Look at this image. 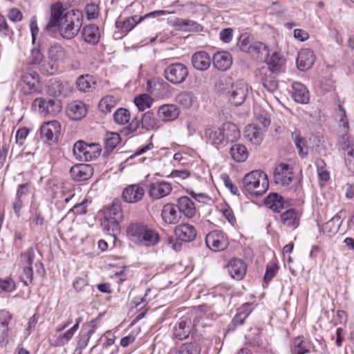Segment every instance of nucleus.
<instances>
[{
    "label": "nucleus",
    "mask_w": 354,
    "mask_h": 354,
    "mask_svg": "<svg viewBox=\"0 0 354 354\" xmlns=\"http://www.w3.org/2000/svg\"><path fill=\"white\" fill-rule=\"evenodd\" d=\"M83 15L78 10H71L64 12L61 3L52 6L50 18L46 25V30L55 31L57 29L65 39L74 38L79 32L82 24Z\"/></svg>",
    "instance_id": "1"
},
{
    "label": "nucleus",
    "mask_w": 354,
    "mask_h": 354,
    "mask_svg": "<svg viewBox=\"0 0 354 354\" xmlns=\"http://www.w3.org/2000/svg\"><path fill=\"white\" fill-rule=\"evenodd\" d=\"M127 234L131 242L140 246L153 247L160 241L158 232L142 223H131Z\"/></svg>",
    "instance_id": "2"
},
{
    "label": "nucleus",
    "mask_w": 354,
    "mask_h": 354,
    "mask_svg": "<svg viewBox=\"0 0 354 354\" xmlns=\"http://www.w3.org/2000/svg\"><path fill=\"white\" fill-rule=\"evenodd\" d=\"M243 189L254 196L263 194L269 187L267 175L262 171L255 170L246 174L243 179Z\"/></svg>",
    "instance_id": "3"
},
{
    "label": "nucleus",
    "mask_w": 354,
    "mask_h": 354,
    "mask_svg": "<svg viewBox=\"0 0 354 354\" xmlns=\"http://www.w3.org/2000/svg\"><path fill=\"white\" fill-rule=\"evenodd\" d=\"M65 48L57 43L51 44L48 49V61L42 62L40 66L41 73L52 75L58 72L60 64L66 57Z\"/></svg>",
    "instance_id": "4"
},
{
    "label": "nucleus",
    "mask_w": 354,
    "mask_h": 354,
    "mask_svg": "<svg viewBox=\"0 0 354 354\" xmlns=\"http://www.w3.org/2000/svg\"><path fill=\"white\" fill-rule=\"evenodd\" d=\"M35 257V250L33 247H30L19 256V279L25 286H29L32 283L33 270L32 263Z\"/></svg>",
    "instance_id": "5"
},
{
    "label": "nucleus",
    "mask_w": 354,
    "mask_h": 354,
    "mask_svg": "<svg viewBox=\"0 0 354 354\" xmlns=\"http://www.w3.org/2000/svg\"><path fill=\"white\" fill-rule=\"evenodd\" d=\"M188 74V68L182 63L171 64L164 71L165 79L174 84H178L185 82Z\"/></svg>",
    "instance_id": "6"
},
{
    "label": "nucleus",
    "mask_w": 354,
    "mask_h": 354,
    "mask_svg": "<svg viewBox=\"0 0 354 354\" xmlns=\"http://www.w3.org/2000/svg\"><path fill=\"white\" fill-rule=\"evenodd\" d=\"M248 93V84L243 81H237L231 85L230 88L227 91V96L229 102L237 106L243 103Z\"/></svg>",
    "instance_id": "7"
},
{
    "label": "nucleus",
    "mask_w": 354,
    "mask_h": 354,
    "mask_svg": "<svg viewBox=\"0 0 354 354\" xmlns=\"http://www.w3.org/2000/svg\"><path fill=\"white\" fill-rule=\"evenodd\" d=\"M33 106H38L41 113L44 115H56L62 110L61 102L59 100L53 97L45 99L43 97L36 98L32 103Z\"/></svg>",
    "instance_id": "8"
},
{
    "label": "nucleus",
    "mask_w": 354,
    "mask_h": 354,
    "mask_svg": "<svg viewBox=\"0 0 354 354\" xmlns=\"http://www.w3.org/2000/svg\"><path fill=\"white\" fill-rule=\"evenodd\" d=\"M228 243L226 235L218 230L210 232L205 238L206 245L214 252L225 250L228 246Z\"/></svg>",
    "instance_id": "9"
},
{
    "label": "nucleus",
    "mask_w": 354,
    "mask_h": 354,
    "mask_svg": "<svg viewBox=\"0 0 354 354\" xmlns=\"http://www.w3.org/2000/svg\"><path fill=\"white\" fill-rule=\"evenodd\" d=\"M166 13L165 10H156L153 12H151L148 14L142 17H140L138 19H137L138 17L136 15L132 16L126 20L121 21L120 20H117L115 22V27L120 29L122 32L127 33L130 30H131L139 22L142 21L143 19L149 17H159L163 15Z\"/></svg>",
    "instance_id": "10"
},
{
    "label": "nucleus",
    "mask_w": 354,
    "mask_h": 354,
    "mask_svg": "<svg viewBox=\"0 0 354 354\" xmlns=\"http://www.w3.org/2000/svg\"><path fill=\"white\" fill-rule=\"evenodd\" d=\"M293 178L292 168L286 163L277 166L274 171V183L281 185H289Z\"/></svg>",
    "instance_id": "11"
},
{
    "label": "nucleus",
    "mask_w": 354,
    "mask_h": 354,
    "mask_svg": "<svg viewBox=\"0 0 354 354\" xmlns=\"http://www.w3.org/2000/svg\"><path fill=\"white\" fill-rule=\"evenodd\" d=\"M60 124L56 121L44 123L40 128L41 138L46 141H55L60 133Z\"/></svg>",
    "instance_id": "12"
},
{
    "label": "nucleus",
    "mask_w": 354,
    "mask_h": 354,
    "mask_svg": "<svg viewBox=\"0 0 354 354\" xmlns=\"http://www.w3.org/2000/svg\"><path fill=\"white\" fill-rule=\"evenodd\" d=\"M315 56L310 48H302L298 53L297 66L299 71L309 70L315 63Z\"/></svg>",
    "instance_id": "13"
},
{
    "label": "nucleus",
    "mask_w": 354,
    "mask_h": 354,
    "mask_svg": "<svg viewBox=\"0 0 354 354\" xmlns=\"http://www.w3.org/2000/svg\"><path fill=\"white\" fill-rule=\"evenodd\" d=\"M93 174V167L88 164H77L70 169V175L73 180L84 181L89 179Z\"/></svg>",
    "instance_id": "14"
},
{
    "label": "nucleus",
    "mask_w": 354,
    "mask_h": 354,
    "mask_svg": "<svg viewBox=\"0 0 354 354\" xmlns=\"http://www.w3.org/2000/svg\"><path fill=\"white\" fill-rule=\"evenodd\" d=\"M179 114L178 107L173 104H163L158 108L157 111L158 118L164 122L175 120Z\"/></svg>",
    "instance_id": "15"
},
{
    "label": "nucleus",
    "mask_w": 354,
    "mask_h": 354,
    "mask_svg": "<svg viewBox=\"0 0 354 354\" xmlns=\"http://www.w3.org/2000/svg\"><path fill=\"white\" fill-rule=\"evenodd\" d=\"M145 194L144 189L138 185H130L122 192L124 201L129 203H136L140 201Z\"/></svg>",
    "instance_id": "16"
},
{
    "label": "nucleus",
    "mask_w": 354,
    "mask_h": 354,
    "mask_svg": "<svg viewBox=\"0 0 354 354\" xmlns=\"http://www.w3.org/2000/svg\"><path fill=\"white\" fill-rule=\"evenodd\" d=\"M174 234L178 239L184 242H191L196 237L195 227L187 223L177 225L175 227Z\"/></svg>",
    "instance_id": "17"
},
{
    "label": "nucleus",
    "mask_w": 354,
    "mask_h": 354,
    "mask_svg": "<svg viewBox=\"0 0 354 354\" xmlns=\"http://www.w3.org/2000/svg\"><path fill=\"white\" fill-rule=\"evenodd\" d=\"M192 326L193 324L189 317H181L174 328V337L180 340L186 339L191 333Z\"/></svg>",
    "instance_id": "18"
},
{
    "label": "nucleus",
    "mask_w": 354,
    "mask_h": 354,
    "mask_svg": "<svg viewBox=\"0 0 354 354\" xmlns=\"http://www.w3.org/2000/svg\"><path fill=\"white\" fill-rule=\"evenodd\" d=\"M227 270L233 279L240 280L245 275L247 266L243 260L234 258L228 262Z\"/></svg>",
    "instance_id": "19"
},
{
    "label": "nucleus",
    "mask_w": 354,
    "mask_h": 354,
    "mask_svg": "<svg viewBox=\"0 0 354 354\" xmlns=\"http://www.w3.org/2000/svg\"><path fill=\"white\" fill-rule=\"evenodd\" d=\"M161 217L165 224H176L180 218V212L176 210V207L173 203L165 204L161 212Z\"/></svg>",
    "instance_id": "20"
},
{
    "label": "nucleus",
    "mask_w": 354,
    "mask_h": 354,
    "mask_svg": "<svg viewBox=\"0 0 354 354\" xmlns=\"http://www.w3.org/2000/svg\"><path fill=\"white\" fill-rule=\"evenodd\" d=\"M204 136L211 145L218 146L224 144V137L222 134V127L207 126L205 129Z\"/></svg>",
    "instance_id": "21"
},
{
    "label": "nucleus",
    "mask_w": 354,
    "mask_h": 354,
    "mask_svg": "<svg viewBox=\"0 0 354 354\" xmlns=\"http://www.w3.org/2000/svg\"><path fill=\"white\" fill-rule=\"evenodd\" d=\"M171 190V186L169 183L162 181L150 184L149 193L153 198L159 199L169 195Z\"/></svg>",
    "instance_id": "22"
},
{
    "label": "nucleus",
    "mask_w": 354,
    "mask_h": 354,
    "mask_svg": "<svg viewBox=\"0 0 354 354\" xmlns=\"http://www.w3.org/2000/svg\"><path fill=\"white\" fill-rule=\"evenodd\" d=\"M87 113L86 104L81 101L70 103L67 108V115L73 120H79L84 118Z\"/></svg>",
    "instance_id": "23"
},
{
    "label": "nucleus",
    "mask_w": 354,
    "mask_h": 354,
    "mask_svg": "<svg viewBox=\"0 0 354 354\" xmlns=\"http://www.w3.org/2000/svg\"><path fill=\"white\" fill-rule=\"evenodd\" d=\"M246 53L250 54L254 59L264 61L269 56V50L265 44L254 41Z\"/></svg>",
    "instance_id": "24"
},
{
    "label": "nucleus",
    "mask_w": 354,
    "mask_h": 354,
    "mask_svg": "<svg viewBox=\"0 0 354 354\" xmlns=\"http://www.w3.org/2000/svg\"><path fill=\"white\" fill-rule=\"evenodd\" d=\"M232 64V57L227 52H217L213 56V64L219 71H225L228 70Z\"/></svg>",
    "instance_id": "25"
},
{
    "label": "nucleus",
    "mask_w": 354,
    "mask_h": 354,
    "mask_svg": "<svg viewBox=\"0 0 354 354\" xmlns=\"http://www.w3.org/2000/svg\"><path fill=\"white\" fill-rule=\"evenodd\" d=\"M176 207L180 214L187 218H193L196 214V207L194 202L187 196H182L177 201Z\"/></svg>",
    "instance_id": "26"
},
{
    "label": "nucleus",
    "mask_w": 354,
    "mask_h": 354,
    "mask_svg": "<svg viewBox=\"0 0 354 354\" xmlns=\"http://www.w3.org/2000/svg\"><path fill=\"white\" fill-rule=\"evenodd\" d=\"M264 205L274 212H280L287 207L283 198L277 193H270L264 199Z\"/></svg>",
    "instance_id": "27"
},
{
    "label": "nucleus",
    "mask_w": 354,
    "mask_h": 354,
    "mask_svg": "<svg viewBox=\"0 0 354 354\" xmlns=\"http://www.w3.org/2000/svg\"><path fill=\"white\" fill-rule=\"evenodd\" d=\"M192 63L196 70L205 71L210 66L211 59L206 52L199 51L192 55Z\"/></svg>",
    "instance_id": "28"
},
{
    "label": "nucleus",
    "mask_w": 354,
    "mask_h": 354,
    "mask_svg": "<svg viewBox=\"0 0 354 354\" xmlns=\"http://www.w3.org/2000/svg\"><path fill=\"white\" fill-rule=\"evenodd\" d=\"M221 127L222 134H223L224 137V143L235 142L240 138V131L234 123L225 122Z\"/></svg>",
    "instance_id": "29"
},
{
    "label": "nucleus",
    "mask_w": 354,
    "mask_h": 354,
    "mask_svg": "<svg viewBox=\"0 0 354 354\" xmlns=\"http://www.w3.org/2000/svg\"><path fill=\"white\" fill-rule=\"evenodd\" d=\"M292 96L295 101L301 104H306L309 101V92L306 87L300 82H294L292 85Z\"/></svg>",
    "instance_id": "30"
},
{
    "label": "nucleus",
    "mask_w": 354,
    "mask_h": 354,
    "mask_svg": "<svg viewBox=\"0 0 354 354\" xmlns=\"http://www.w3.org/2000/svg\"><path fill=\"white\" fill-rule=\"evenodd\" d=\"M263 131L259 126L253 124H248L245 127V136L253 144L259 145L263 138Z\"/></svg>",
    "instance_id": "31"
},
{
    "label": "nucleus",
    "mask_w": 354,
    "mask_h": 354,
    "mask_svg": "<svg viewBox=\"0 0 354 354\" xmlns=\"http://www.w3.org/2000/svg\"><path fill=\"white\" fill-rule=\"evenodd\" d=\"M38 84V75L36 73L24 74L21 79V91L25 94L33 93L36 91Z\"/></svg>",
    "instance_id": "32"
},
{
    "label": "nucleus",
    "mask_w": 354,
    "mask_h": 354,
    "mask_svg": "<svg viewBox=\"0 0 354 354\" xmlns=\"http://www.w3.org/2000/svg\"><path fill=\"white\" fill-rule=\"evenodd\" d=\"M104 218L121 221L123 218V212L120 202L114 200L111 205L104 209Z\"/></svg>",
    "instance_id": "33"
},
{
    "label": "nucleus",
    "mask_w": 354,
    "mask_h": 354,
    "mask_svg": "<svg viewBox=\"0 0 354 354\" xmlns=\"http://www.w3.org/2000/svg\"><path fill=\"white\" fill-rule=\"evenodd\" d=\"M299 214L295 209L290 208L281 214V223L289 227L296 228L299 226Z\"/></svg>",
    "instance_id": "34"
},
{
    "label": "nucleus",
    "mask_w": 354,
    "mask_h": 354,
    "mask_svg": "<svg viewBox=\"0 0 354 354\" xmlns=\"http://www.w3.org/2000/svg\"><path fill=\"white\" fill-rule=\"evenodd\" d=\"M84 40L90 44L95 45L100 39V31L95 25H89L84 27L82 32Z\"/></svg>",
    "instance_id": "35"
},
{
    "label": "nucleus",
    "mask_w": 354,
    "mask_h": 354,
    "mask_svg": "<svg viewBox=\"0 0 354 354\" xmlns=\"http://www.w3.org/2000/svg\"><path fill=\"white\" fill-rule=\"evenodd\" d=\"M273 73L274 72L268 71L265 73L261 71V83L263 87L270 93L274 92L278 88V81Z\"/></svg>",
    "instance_id": "36"
},
{
    "label": "nucleus",
    "mask_w": 354,
    "mask_h": 354,
    "mask_svg": "<svg viewBox=\"0 0 354 354\" xmlns=\"http://www.w3.org/2000/svg\"><path fill=\"white\" fill-rule=\"evenodd\" d=\"M309 344L303 336L295 337L292 340L291 354H306L309 353Z\"/></svg>",
    "instance_id": "37"
},
{
    "label": "nucleus",
    "mask_w": 354,
    "mask_h": 354,
    "mask_svg": "<svg viewBox=\"0 0 354 354\" xmlns=\"http://www.w3.org/2000/svg\"><path fill=\"white\" fill-rule=\"evenodd\" d=\"M252 304L245 303L238 309V312L232 319V324L236 326L243 324L244 320L252 313Z\"/></svg>",
    "instance_id": "38"
},
{
    "label": "nucleus",
    "mask_w": 354,
    "mask_h": 354,
    "mask_svg": "<svg viewBox=\"0 0 354 354\" xmlns=\"http://www.w3.org/2000/svg\"><path fill=\"white\" fill-rule=\"evenodd\" d=\"M230 154L234 160L238 162H244L248 156L247 148L240 144H235L230 148Z\"/></svg>",
    "instance_id": "39"
},
{
    "label": "nucleus",
    "mask_w": 354,
    "mask_h": 354,
    "mask_svg": "<svg viewBox=\"0 0 354 354\" xmlns=\"http://www.w3.org/2000/svg\"><path fill=\"white\" fill-rule=\"evenodd\" d=\"M120 222V221H114L104 218L102 221V226L108 234L112 236L115 239L120 232V227L119 225Z\"/></svg>",
    "instance_id": "40"
},
{
    "label": "nucleus",
    "mask_w": 354,
    "mask_h": 354,
    "mask_svg": "<svg viewBox=\"0 0 354 354\" xmlns=\"http://www.w3.org/2000/svg\"><path fill=\"white\" fill-rule=\"evenodd\" d=\"M337 214L334 216L330 220L326 222L324 225V230L328 232L330 235L335 234L339 230V227L342 223V219L341 217V214Z\"/></svg>",
    "instance_id": "41"
},
{
    "label": "nucleus",
    "mask_w": 354,
    "mask_h": 354,
    "mask_svg": "<svg viewBox=\"0 0 354 354\" xmlns=\"http://www.w3.org/2000/svg\"><path fill=\"white\" fill-rule=\"evenodd\" d=\"M77 331V326H72L64 333L60 334L52 342L51 345L55 347L63 346L66 344L73 337Z\"/></svg>",
    "instance_id": "42"
},
{
    "label": "nucleus",
    "mask_w": 354,
    "mask_h": 354,
    "mask_svg": "<svg viewBox=\"0 0 354 354\" xmlns=\"http://www.w3.org/2000/svg\"><path fill=\"white\" fill-rule=\"evenodd\" d=\"M140 121L142 129L145 130L149 131L158 127V120L151 111H147L142 114Z\"/></svg>",
    "instance_id": "43"
},
{
    "label": "nucleus",
    "mask_w": 354,
    "mask_h": 354,
    "mask_svg": "<svg viewBox=\"0 0 354 354\" xmlns=\"http://www.w3.org/2000/svg\"><path fill=\"white\" fill-rule=\"evenodd\" d=\"M95 82L93 80L92 76L86 74L80 75L76 81V86L81 92H89L92 88V85Z\"/></svg>",
    "instance_id": "44"
},
{
    "label": "nucleus",
    "mask_w": 354,
    "mask_h": 354,
    "mask_svg": "<svg viewBox=\"0 0 354 354\" xmlns=\"http://www.w3.org/2000/svg\"><path fill=\"white\" fill-rule=\"evenodd\" d=\"M265 61L268 65V71L274 73L278 72L284 63L283 59L277 53H274L270 57H268Z\"/></svg>",
    "instance_id": "45"
},
{
    "label": "nucleus",
    "mask_w": 354,
    "mask_h": 354,
    "mask_svg": "<svg viewBox=\"0 0 354 354\" xmlns=\"http://www.w3.org/2000/svg\"><path fill=\"white\" fill-rule=\"evenodd\" d=\"M117 102L114 96L106 95L99 103V109L103 113H109L116 106Z\"/></svg>",
    "instance_id": "46"
},
{
    "label": "nucleus",
    "mask_w": 354,
    "mask_h": 354,
    "mask_svg": "<svg viewBox=\"0 0 354 354\" xmlns=\"http://www.w3.org/2000/svg\"><path fill=\"white\" fill-rule=\"evenodd\" d=\"M101 151L100 145L93 143L88 145L86 151H84L85 156L82 158V161H91L97 158Z\"/></svg>",
    "instance_id": "47"
},
{
    "label": "nucleus",
    "mask_w": 354,
    "mask_h": 354,
    "mask_svg": "<svg viewBox=\"0 0 354 354\" xmlns=\"http://www.w3.org/2000/svg\"><path fill=\"white\" fill-rule=\"evenodd\" d=\"M176 101L183 108H189L193 104L194 95L189 91H183L176 96Z\"/></svg>",
    "instance_id": "48"
},
{
    "label": "nucleus",
    "mask_w": 354,
    "mask_h": 354,
    "mask_svg": "<svg viewBox=\"0 0 354 354\" xmlns=\"http://www.w3.org/2000/svg\"><path fill=\"white\" fill-rule=\"evenodd\" d=\"M120 141V135L117 133H109L104 140V147L106 151L113 150Z\"/></svg>",
    "instance_id": "49"
},
{
    "label": "nucleus",
    "mask_w": 354,
    "mask_h": 354,
    "mask_svg": "<svg viewBox=\"0 0 354 354\" xmlns=\"http://www.w3.org/2000/svg\"><path fill=\"white\" fill-rule=\"evenodd\" d=\"M153 100L151 96L146 93L140 95L134 100L135 104L140 111L149 108Z\"/></svg>",
    "instance_id": "50"
},
{
    "label": "nucleus",
    "mask_w": 354,
    "mask_h": 354,
    "mask_svg": "<svg viewBox=\"0 0 354 354\" xmlns=\"http://www.w3.org/2000/svg\"><path fill=\"white\" fill-rule=\"evenodd\" d=\"M114 120L120 124H124L130 120V113L126 109H118L113 114Z\"/></svg>",
    "instance_id": "51"
},
{
    "label": "nucleus",
    "mask_w": 354,
    "mask_h": 354,
    "mask_svg": "<svg viewBox=\"0 0 354 354\" xmlns=\"http://www.w3.org/2000/svg\"><path fill=\"white\" fill-rule=\"evenodd\" d=\"M201 348L195 342L183 344L178 351V354H200Z\"/></svg>",
    "instance_id": "52"
},
{
    "label": "nucleus",
    "mask_w": 354,
    "mask_h": 354,
    "mask_svg": "<svg viewBox=\"0 0 354 354\" xmlns=\"http://www.w3.org/2000/svg\"><path fill=\"white\" fill-rule=\"evenodd\" d=\"M177 25L185 31H198L201 28L200 24L189 19H180Z\"/></svg>",
    "instance_id": "53"
},
{
    "label": "nucleus",
    "mask_w": 354,
    "mask_h": 354,
    "mask_svg": "<svg viewBox=\"0 0 354 354\" xmlns=\"http://www.w3.org/2000/svg\"><path fill=\"white\" fill-rule=\"evenodd\" d=\"M87 146L88 144L82 140L75 142L73 147V153L77 159L82 161V158L85 156L84 151H86Z\"/></svg>",
    "instance_id": "54"
},
{
    "label": "nucleus",
    "mask_w": 354,
    "mask_h": 354,
    "mask_svg": "<svg viewBox=\"0 0 354 354\" xmlns=\"http://www.w3.org/2000/svg\"><path fill=\"white\" fill-rule=\"evenodd\" d=\"M64 90V86L61 81L55 80L48 85V92L54 97L60 95Z\"/></svg>",
    "instance_id": "55"
},
{
    "label": "nucleus",
    "mask_w": 354,
    "mask_h": 354,
    "mask_svg": "<svg viewBox=\"0 0 354 354\" xmlns=\"http://www.w3.org/2000/svg\"><path fill=\"white\" fill-rule=\"evenodd\" d=\"M252 44V41L250 39V37L247 33L243 34L239 37L238 46L241 51L247 53Z\"/></svg>",
    "instance_id": "56"
},
{
    "label": "nucleus",
    "mask_w": 354,
    "mask_h": 354,
    "mask_svg": "<svg viewBox=\"0 0 354 354\" xmlns=\"http://www.w3.org/2000/svg\"><path fill=\"white\" fill-rule=\"evenodd\" d=\"M30 59V63L32 64H42L41 62L44 59V55L39 45L32 49Z\"/></svg>",
    "instance_id": "57"
},
{
    "label": "nucleus",
    "mask_w": 354,
    "mask_h": 354,
    "mask_svg": "<svg viewBox=\"0 0 354 354\" xmlns=\"http://www.w3.org/2000/svg\"><path fill=\"white\" fill-rule=\"evenodd\" d=\"M292 138L294 140V142L297 147V148L299 150V153L300 156L304 157L307 154L306 151H303V147L305 145V140L300 137V136L297 133V131L292 132Z\"/></svg>",
    "instance_id": "58"
},
{
    "label": "nucleus",
    "mask_w": 354,
    "mask_h": 354,
    "mask_svg": "<svg viewBox=\"0 0 354 354\" xmlns=\"http://www.w3.org/2000/svg\"><path fill=\"white\" fill-rule=\"evenodd\" d=\"M15 289V281L10 278L7 277L5 279L0 280V291L1 292H12Z\"/></svg>",
    "instance_id": "59"
},
{
    "label": "nucleus",
    "mask_w": 354,
    "mask_h": 354,
    "mask_svg": "<svg viewBox=\"0 0 354 354\" xmlns=\"http://www.w3.org/2000/svg\"><path fill=\"white\" fill-rule=\"evenodd\" d=\"M12 319V315L6 310H0V330L8 328V324Z\"/></svg>",
    "instance_id": "60"
},
{
    "label": "nucleus",
    "mask_w": 354,
    "mask_h": 354,
    "mask_svg": "<svg viewBox=\"0 0 354 354\" xmlns=\"http://www.w3.org/2000/svg\"><path fill=\"white\" fill-rule=\"evenodd\" d=\"M220 210L230 223L233 224L235 222L234 212L227 204H222Z\"/></svg>",
    "instance_id": "61"
},
{
    "label": "nucleus",
    "mask_w": 354,
    "mask_h": 354,
    "mask_svg": "<svg viewBox=\"0 0 354 354\" xmlns=\"http://www.w3.org/2000/svg\"><path fill=\"white\" fill-rule=\"evenodd\" d=\"M85 11L88 19H94L99 16V8L95 3H90L86 6Z\"/></svg>",
    "instance_id": "62"
},
{
    "label": "nucleus",
    "mask_w": 354,
    "mask_h": 354,
    "mask_svg": "<svg viewBox=\"0 0 354 354\" xmlns=\"http://www.w3.org/2000/svg\"><path fill=\"white\" fill-rule=\"evenodd\" d=\"M222 180L224 183L225 186L230 191V192L232 194L236 195V196L239 195V192L238 187L232 183V182L228 175L223 174Z\"/></svg>",
    "instance_id": "63"
},
{
    "label": "nucleus",
    "mask_w": 354,
    "mask_h": 354,
    "mask_svg": "<svg viewBox=\"0 0 354 354\" xmlns=\"http://www.w3.org/2000/svg\"><path fill=\"white\" fill-rule=\"evenodd\" d=\"M345 133L343 134L338 140V146L339 150L346 151L348 150L351 147H352L351 144V140L349 139L348 136L346 133V131H344Z\"/></svg>",
    "instance_id": "64"
}]
</instances>
